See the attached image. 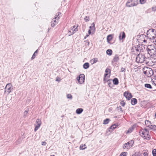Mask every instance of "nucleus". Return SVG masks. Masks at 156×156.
Here are the masks:
<instances>
[{"label": "nucleus", "instance_id": "obj_40", "mask_svg": "<svg viewBox=\"0 0 156 156\" xmlns=\"http://www.w3.org/2000/svg\"><path fill=\"white\" fill-rule=\"evenodd\" d=\"M105 72L106 73L109 72V73H111V70L108 68H107L105 70Z\"/></svg>", "mask_w": 156, "mask_h": 156}, {"label": "nucleus", "instance_id": "obj_62", "mask_svg": "<svg viewBox=\"0 0 156 156\" xmlns=\"http://www.w3.org/2000/svg\"><path fill=\"white\" fill-rule=\"evenodd\" d=\"M154 35H156V34H154Z\"/></svg>", "mask_w": 156, "mask_h": 156}, {"label": "nucleus", "instance_id": "obj_42", "mask_svg": "<svg viewBox=\"0 0 156 156\" xmlns=\"http://www.w3.org/2000/svg\"><path fill=\"white\" fill-rule=\"evenodd\" d=\"M139 53L141 52H143V50L141 48V47H140V46H139Z\"/></svg>", "mask_w": 156, "mask_h": 156}, {"label": "nucleus", "instance_id": "obj_59", "mask_svg": "<svg viewBox=\"0 0 156 156\" xmlns=\"http://www.w3.org/2000/svg\"><path fill=\"white\" fill-rule=\"evenodd\" d=\"M87 44H88V45H89V42H88V43H87Z\"/></svg>", "mask_w": 156, "mask_h": 156}, {"label": "nucleus", "instance_id": "obj_14", "mask_svg": "<svg viewBox=\"0 0 156 156\" xmlns=\"http://www.w3.org/2000/svg\"><path fill=\"white\" fill-rule=\"evenodd\" d=\"M154 35L155 36L151 35L149 39L151 40V41H153L156 45V35Z\"/></svg>", "mask_w": 156, "mask_h": 156}, {"label": "nucleus", "instance_id": "obj_19", "mask_svg": "<svg viewBox=\"0 0 156 156\" xmlns=\"http://www.w3.org/2000/svg\"><path fill=\"white\" fill-rule=\"evenodd\" d=\"M113 38V37L112 35L111 34H109L107 36V41L108 43H109V42L111 41L112 39Z\"/></svg>", "mask_w": 156, "mask_h": 156}, {"label": "nucleus", "instance_id": "obj_24", "mask_svg": "<svg viewBox=\"0 0 156 156\" xmlns=\"http://www.w3.org/2000/svg\"><path fill=\"white\" fill-rule=\"evenodd\" d=\"M112 53V50L111 49H108L106 51V53L109 55H111Z\"/></svg>", "mask_w": 156, "mask_h": 156}, {"label": "nucleus", "instance_id": "obj_33", "mask_svg": "<svg viewBox=\"0 0 156 156\" xmlns=\"http://www.w3.org/2000/svg\"><path fill=\"white\" fill-rule=\"evenodd\" d=\"M11 86L12 85L11 83H8L6 85L5 88V89H6V88H8L9 87L11 88Z\"/></svg>", "mask_w": 156, "mask_h": 156}, {"label": "nucleus", "instance_id": "obj_21", "mask_svg": "<svg viewBox=\"0 0 156 156\" xmlns=\"http://www.w3.org/2000/svg\"><path fill=\"white\" fill-rule=\"evenodd\" d=\"M90 66L88 62L85 63L83 66V68L85 69H86L89 68Z\"/></svg>", "mask_w": 156, "mask_h": 156}, {"label": "nucleus", "instance_id": "obj_30", "mask_svg": "<svg viewBox=\"0 0 156 156\" xmlns=\"http://www.w3.org/2000/svg\"><path fill=\"white\" fill-rule=\"evenodd\" d=\"M127 154V152H122L120 154L119 156H126Z\"/></svg>", "mask_w": 156, "mask_h": 156}, {"label": "nucleus", "instance_id": "obj_15", "mask_svg": "<svg viewBox=\"0 0 156 156\" xmlns=\"http://www.w3.org/2000/svg\"><path fill=\"white\" fill-rule=\"evenodd\" d=\"M130 142H128L127 143H125L124 144L123 147L124 149H128L130 147Z\"/></svg>", "mask_w": 156, "mask_h": 156}, {"label": "nucleus", "instance_id": "obj_41", "mask_svg": "<svg viewBox=\"0 0 156 156\" xmlns=\"http://www.w3.org/2000/svg\"><path fill=\"white\" fill-rule=\"evenodd\" d=\"M98 62V58H94L93 59V64L96 63Z\"/></svg>", "mask_w": 156, "mask_h": 156}, {"label": "nucleus", "instance_id": "obj_8", "mask_svg": "<svg viewBox=\"0 0 156 156\" xmlns=\"http://www.w3.org/2000/svg\"><path fill=\"white\" fill-rule=\"evenodd\" d=\"M77 80L79 83L80 84L84 82L85 76L84 74H81L77 77Z\"/></svg>", "mask_w": 156, "mask_h": 156}, {"label": "nucleus", "instance_id": "obj_50", "mask_svg": "<svg viewBox=\"0 0 156 156\" xmlns=\"http://www.w3.org/2000/svg\"><path fill=\"white\" fill-rule=\"evenodd\" d=\"M152 129L154 130H156V126L155 125H154L153 126V128H152Z\"/></svg>", "mask_w": 156, "mask_h": 156}, {"label": "nucleus", "instance_id": "obj_4", "mask_svg": "<svg viewBox=\"0 0 156 156\" xmlns=\"http://www.w3.org/2000/svg\"><path fill=\"white\" fill-rule=\"evenodd\" d=\"M137 4V0H128L126 5L128 7H131L136 6Z\"/></svg>", "mask_w": 156, "mask_h": 156}, {"label": "nucleus", "instance_id": "obj_44", "mask_svg": "<svg viewBox=\"0 0 156 156\" xmlns=\"http://www.w3.org/2000/svg\"><path fill=\"white\" fill-rule=\"evenodd\" d=\"M28 111H29V110H26L25 111L24 113V116H26V115H27Z\"/></svg>", "mask_w": 156, "mask_h": 156}, {"label": "nucleus", "instance_id": "obj_57", "mask_svg": "<svg viewBox=\"0 0 156 156\" xmlns=\"http://www.w3.org/2000/svg\"><path fill=\"white\" fill-rule=\"evenodd\" d=\"M75 26H73V28H72V29H73V28H75Z\"/></svg>", "mask_w": 156, "mask_h": 156}, {"label": "nucleus", "instance_id": "obj_28", "mask_svg": "<svg viewBox=\"0 0 156 156\" xmlns=\"http://www.w3.org/2000/svg\"><path fill=\"white\" fill-rule=\"evenodd\" d=\"M116 127V126L115 124H114L112 125L109 128V129H112L113 130L114 129H115Z\"/></svg>", "mask_w": 156, "mask_h": 156}, {"label": "nucleus", "instance_id": "obj_48", "mask_svg": "<svg viewBox=\"0 0 156 156\" xmlns=\"http://www.w3.org/2000/svg\"><path fill=\"white\" fill-rule=\"evenodd\" d=\"M126 69L125 68L122 67L121 68V71L122 72H125V71Z\"/></svg>", "mask_w": 156, "mask_h": 156}, {"label": "nucleus", "instance_id": "obj_31", "mask_svg": "<svg viewBox=\"0 0 156 156\" xmlns=\"http://www.w3.org/2000/svg\"><path fill=\"white\" fill-rule=\"evenodd\" d=\"M111 80H108L107 81V82H108V85L109 87L111 88L112 87V86H111V85H112V84L111 82H110V81Z\"/></svg>", "mask_w": 156, "mask_h": 156}, {"label": "nucleus", "instance_id": "obj_63", "mask_svg": "<svg viewBox=\"0 0 156 156\" xmlns=\"http://www.w3.org/2000/svg\"><path fill=\"white\" fill-rule=\"evenodd\" d=\"M127 132L129 133V130H128Z\"/></svg>", "mask_w": 156, "mask_h": 156}, {"label": "nucleus", "instance_id": "obj_6", "mask_svg": "<svg viewBox=\"0 0 156 156\" xmlns=\"http://www.w3.org/2000/svg\"><path fill=\"white\" fill-rule=\"evenodd\" d=\"M139 46L136 45L132 47L131 49V51L134 54H137L139 53Z\"/></svg>", "mask_w": 156, "mask_h": 156}, {"label": "nucleus", "instance_id": "obj_26", "mask_svg": "<svg viewBox=\"0 0 156 156\" xmlns=\"http://www.w3.org/2000/svg\"><path fill=\"white\" fill-rule=\"evenodd\" d=\"M110 120L109 119L107 118L104 120L103 124H107L108 123Z\"/></svg>", "mask_w": 156, "mask_h": 156}, {"label": "nucleus", "instance_id": "obj_39", "mask_svg": "<svg viewBox=\"0 0 156 156\" xmlns=\"http://www.w3.org/2000/svg\"><path fill=\"white\" fill-rule=\"evenodd\" d=\"M21 142V140L20 139H18L16 142V144H19Z\"/></svg>", "mask_w": 156, "mask_h": 156}, {"label": "nucleus", "instance_id": "obj_16", "mask_svg": "<svg viewBox=\"0 0 156 156\" xmlns=\"http://www.w3.org/2000/svg\"><path fill=\"white\" fill-rule=\"evenodd\" d=\"M89 28L92 31V32H94V31L95 29V24L94 23H93L91 24V26L89 27Z\"/></svg>", "mask_w": 156, "mask_h": 156}, {"label": "nucleus", "instance_id": "obj_5", "mask_svg": "<svg viewBox=\"0 0 156 156\" xmlns=\"http://www.w3.org/2000/svg\"><path fill=\"white\" fill-rule=\"evenodd\" d=\"M144 73L147 77H150L153 74V72L151 68H147L146 70L143 71Z\"/></svg>", "mask_w": 156, "mask_h": 156}, {"label": "nucleus", "instance_id": "obj_56", "mask_svg": "<svg viewBox=\"0 0 156 156\" xmlns=\"http://www.w3.org/2000/svg\"><path fill=\"white\" fill-rule=\"evenodd\" d=\"M56 81H58V82H59L60 80L58 79V77H57L56 79Z\"/></svg>", "mask_w": 156, "mask_h": 156}, {"label": "nucleus", "instance_id": "obj_7", "mask_svg": "<svg viewBox=\"0 0 156 156\" xmlns=\"http://www.w3.org/2000/svg\"><path fill=\"white\" fill-rule=\"evenodd\" d=\"M61 14L60 12H58L56 15L57 17H55L54 19L52 20L51 22V27H54L55 25L57 23V22L56 21L55 19L58 17V19H59V16H58L59 14Z\"/></svg>", "mask_w": 156, "mask_h": 156}, {"label": "nucleus", "instance_id": "obj_46", "mask_svg": "<svg viewBox=\"0 0 156 156\" xmlns=\"http://www.w3.org/2000/svg\"><path fill=\"white\" fill-rule=\"evenodd\" d=\"M7 89V91L8 92V93L9 94L11 92V88L9 87L8 88H6Z\"/></svg>", "mask_w": 156, "mask_h": 156}, {"label": "nucleus", "instance_id": "obj_53", "mask_svg": "<svg viewBox=\"0 0 156 156\" xmlns=\"http://www.w3.org/2000/svg\"><path fill=\"white\" fill-rule=\"evenodd\" d=\"M144 156H148L147 154L146 153H144Z\"/></svg>", "mask_w": 156, "mask_h": 156}, {"label": "nucleus", "instance_id": "obj_9", "mask_svg": "<svg viewBox=\"0 0 156 156\" xmlns=\"http://www.w3.org/2000/svg\"><path fill=\"white\" fill-rule=\"evenodd\" d=\"M119 56L117 54L115 55V56L114 57L113 59L111 61V63L112 64H116L117 62L119 60Z\"/></svg>", "mask_w": 156, "mask_h": 156}, {"label": "nucleus", "instance_id": "obj_37", "mask_svg": "<svg viewBox=\"0 0 156 156\" xmlns=\"http://www.w3.org/2000/svg\"><path fill=\"white\" fill-rule=\"evenodd\" d=\"M89 18L88 16H86L84 18V20L86 21H88L89 20Z\"/></svg>", "mask_w": 156, "mask_h": 156}, {"label": "nucleus", "instance_id": "obj_61", "mask_svg": "<svg viewBox=\"0 0 156 156\" xmlns=\"http://www.w3.org/2000/svg\"><path fill=\"white\" fill-rule=\"evenodd\" d=\"M50 156H55V155H51Z\"/></svg>", "mask_w": 156, "mask_h": 156}, {"label": "nucleus", "instance_id": "obj_49", "mask_svg": "<svg viewBox=\"0 0 156 156\" xmlns=\"http://www.w3.org/2000/svg\"><path fill=\"white\" fill-rule=\"evenodd\" d=\"M108 75V73H105L104 75V81H105V78L106 76Z\"/></svg>", "mask_w": 156, "mask_h": 156}, {"label": "nucleus", "instance_id": "obj_3", "mask_svg": "<svg viewBox=\"0 0 156 156\" xmlns=\"http://www.w3.org/2000/svg\"><path fill=\"white\" fill-rule=\"evenodd\" d=\"M147 58L144 55L139 54L136 57V61L138 63H143L146 61Z\"/></svg>", "mask_w": 156, "mask_h": 156}, {"label": "nucleus", "instance_id": "obj_2", "mask_svg": "<svg viewBox=\"0 0 156 156\" xmlns=\"http://www.w3.org/2000/svg\"><path fill=\"white\" fill-rule=\"evenodd\" d=\"M140 136L143 137L144 139L147 140H149L151 139L150 135L149 134V132L148 130L146 128L142 129L139 132Z\"/></svg>", "mask_w": 156, "mask_h": 156}, {"label": "nucleus", "instance_id": "obj_17", "mask_svg": "<svg viewBox=\"0 0 156 156\" xmlns=\"http://www.w3.org/2000/svg\"><path fill=\"white\" fill-rule=\"evenodd\" d=\"M137 102V100L135 98H133L131 99V103L133 105H136Z\"/></svg>", "mask_w": 156, "mask_h": 156}, {"label": "nucleus", "instance_id": "obj_55", "mask_svg": "<svg viewBox=\"0 0 156 156\" xmlns=\"http://www.w3.org/2000/svg\"><path fill=\"white\" fill-rule=\"evenodd\" d=\"M89 36V35L88 34H87L86 36L85 37V38H84L85 39L86 38V37H87L88 36Z\"/></svg>", "mask_w": 156, "mask_h": 156}, {"label": "nucleus", "instance_id": "obj_11", "mask_svg": "<svg viewBox=\"0 0 156 156\" xmlns=\"http://www.w3.org/2000/svg\"><path fill=\"white\" fill-rule=\"evenodd\" d=\"M124 95L128 100H129L132 97V96L131 93H129L127 92H125L124 93Z\"/></svg>", "mask_w": 156, "mask_h": 156}, {"label": "nucleus", "instance_id": "obj_45", "mask_svg": "<svg viewBox=\"0 0 156 156\" xmlns=\"http://www.w3.org/2000/svg\"><path fill=\"white\" fill-rule=\"evenodd\" d=\"M46 144L47 143L44 141L41 143V145L43 146H45Z\"/></svg>", "mask_w": 156, "mask_h": 156}, {"label": "nucleus", "instance_id": "obj_35", "mask_svg": "<svg viewBox=\"0 0 156 156\" xmlns=\"http://www.w3.org/2000/svg\"><path fill=\"white\" fill-rule=\"evenodd\" d=\"M152 153L153 156H156V149H154L152 151Z\"/></svg>", "mask_w": 156, "mask_h": 156}, {"label": "nucleus", "instance_id": "obj_52", "mask_svg": "<svg viewBox=\"0 0 156 156\" xmlns=\"http://www.w3.org/2000/svg\"><path fill=\"white\" fill-rule=\"evenodd\" d=\"M88 33L89 34H91V30H89L88 31Z\"/></svg>", "mask_w": 156, "mask_h": 156}, {"label": "nucleus", "instance_id": "obj_20", "mask_svg": "<svg viewBox=\"0 0 156 156\" xmlns=\"http://www.w3.org/2000/svg\"><path fill=\"white\" fill-rule=\"evenodd\" d=\"M83 109L82 108H79L76 110V113L78 114H80L83 112Z\"/></svg>", "mask_w": 156, "mask_h": 156}, {"label": "nucleus", "instance_id": "obj_13", "mask_svg": "<svg viewBox=\"0 0 156 156\" xmlns=\"http://www.w3.org/2000/svg\"><path fill=\"white\" fill-rule=\"evenodd\" d=\"M155 29H151L147 30V35L148 37L149 38L151 37L150 35L151 34L153 33Z\"/></svg>", "mask_w": 156, "mask_h": 156}, {"label": "nucleus", "instance_id": "obj_38", "mask_svg": "<svg viewBox=\"0 0 156 156\" xmlns=\"http://www.w3.org/2000/svg\"><path fill=\"white\" fill-rule=\"evenodd\" d=\"M147 0H140V2L141 4H143L145 3Z\"/></svg>", "mask_w": 156, "mask_h": 156}, {"label": "nucleus", "instance_id": "obj_43", "mask_svg": "<svg viewBox=\"0 0 156 156\" xmlns=\"http://www.w3.org/2000/svg\"><path fill=\"white\" fill-rule=\"evenodd\" d=\"M117 108L118 110H119V109H120V110L122 112H123V110H122V108L120 106H119L117 107Z\"/></svg>", "mask_w": 156, "mask_h": 156}, {"label": "nucleus", "instance_id": "obj_10", "mask_svg": "<svg viewBox=\"0 0 156 156\" xmlns=\"http://www.w3.org/2000/svg\"><path fill=\"white\" fill-rule=\"evenodd\" d=\"M36 122L37 124V125H35V126L34 128L35 131H36L39 128V127H40V126L41 124V120L40 119H37L36 120Z\"/></svg>", "mask_w": 156, "mask_h": 156}, {"label": "nucleus", "instance_id": "obj_23", "mask_svg": "<svg viewBox=\"0 0 156 156\" xmlns=\"http://www.w3.org/2000/svg\"><path fill=\"white\" fill-rule=\"evenodd\" d=\"M38 51V50L37 49L35 51L31 58V60H33L35 58L36 55H37Z\"/></svg>", "mask_w": 156, "mask_h": 156}, {"label": "nucleus", "instance_id": "obj_58", "mask_svg": "<svg viewBox=\"0 0 156 156\" xmlns=\"http://www.w3.org/2000/svg\"><path fill=\"white\" fill-rule=\"evenodd\" d=\"M155 118H156V113L155 115Z\"/></svg>", "mask_w": 156, "mask_h": 156}, {"label": "nucleus", "instance_id": "obj_34", "mask_svg": "<svg viewBox=\"0 0 156 156\" xmlns=\"http://www.w3.org/2000/svg\"><path fill=\"white\" fill-rule=\"evenodd\" d=\"M67 97L68 99H72V96L71 94H67Z\"/></svg>", "mask_w": 156, "mask_h": 156}, {"label": "nucleus", "instance_id": "obj_22", "mask_svg": "<svg viewBox=\"0 0 156 156\" xmlns=\"http://www.w3.org/2000/svg\"><path fill=\"white\" fill-rule=\"evenodd\" d=\"M72 30V31L70 30L68 31V33H69V36L73 34L76 31H77L76 28L75 29L73 30V29Z\"/></svg>", "mask_w": 156, "mask_h": 156}, {"label": "nucleus", "instance_id": "obj_60", "mask_svg": "<svg viewBox=\"0 0 156 156\" xmlns=\"http://www.w3.org/2000/svg\"><path fill=\"white\" fill-rule=\"evenodd\" d=\"M104 81L106 82L107 81V80H106V79L105 78V81Z\"/></svg>", "mask_w": 156, "mask_h": 156}, {"label": "nucleus", "instance_id": "obj_54", "mask_svg": "<svg viewBox=\"0 0 156 156\" xmlns=\"http://www.w3.org/2000/svg\"><path fill=\"white\" fill-rule=\"evenodd\" d=\"M132 143V141H131L130 143V144H131V146L132 147V146L133 144Z\"/></svg>", "mask_w": 156, "mask_h": 156}, {"label": "nucleus", "instance_id": "obj_51", "mask_svg": "<svg viewBox=\"0 0 156 156\" xmlns=\"http://www.w3.org/2000/svg\"><path fill=\"white\" fill-rule=\"evenodd\" d=\"M153 126L152 125H150V126H149L148 127H149L151 129H152V128H153Z\"/></svg>", "mask_w": 156, "mask_h": 156}, {"label": "nucleus", "instance_id": "obj_47", "mask_svg": "<svg viewBox=\"0 0 156 156\" xmlns=\"http://www.w3.org/2000/svg\"><path fill=\"white\" fill-rule=\"evenodd\" d=\"M152 10L153 11H156V6L152 7Z\"/></svg>", "mask_w": 156, "mask_h": 156}, {"label": "nucleus", "instance_id": "obj_1", "mask_svg": "<svg viewBox=\"0 0 156 156\" xmlns=\"http://www.w3.org/2000/svg\"><path fill=\"white\" fill-rule=\"evenodd\" d=\"M145 51L151 58L156 56V48L154 46L151 45L147 46Z\"/></svg>", "mask_w": 156, "mask_h": 156}, {"label": "nucleus", "instance_id": "obj_18", "mask_svg": "<svg viewBox=\"0 0 156 156\" xmlns=\"http://www.w3.org/2000/svg\"><path fill=\"white\" fill-rule=\"evenodd\" d=\"M113 84L115 85H117L119 84V82L118 79L117 78H114L113 80Z\"/></svg>", "mask_w": 156, "mask_h": 156}, {"label": "nucleus", "instance_id": "obj_25", "mask_svg": "<svg viewBox=\"0 0 156 156\" xmlns=\"http://www.w3.org/2000/svg\"><path fill=\"white\" fill-rule=\"evenodd\" d=\"M144 86L145 87L149 89H152V87L151 84L149 83H146L144 84Z\"/></svg>", "mask_w": 156, "mask_h": 156}, {"label": "nucleus", "instance_id": "obj_36", "mask_svg": "<svg viewBox=\"0 0 156 156\" xmlns=\"http://www.w3.org/2000/svg\"><path fill=\"white\" fill-rule=\"evenodd\" d=\"M125 102L123 101H122L120 102V104L123 107L125 105Z\"/></svg>", "mask_w": 156, "mask_h": 156}, {"label": "nucleus", "instance_id": "obj_27", "mask_svg": "<svg viewBox=\"0 0 156 156\" xmlns=\"http://www.w3.org/2000/svg\"><path fill=\"white\" fill-rule=\"evenodd\" d=\"M145 123L146 126L148 127L150 126V125L151 124V122L148 120H146L145 121Z\"/></svg>", "mask_w": 156, "mask_h": 156}, {"label": "nucleus", "instance_id": "obj_12", "mask_svg": "<svg viewBox=\"0 0 156 156\" xmlns=\"http://www.w3.org/2000/svg\"><path fill=\"white\" fill-rule=\"evenodd\" d=\"M126 37V34L124 32H121L119 36V39L120 40L124 39Z\"/></svg>", "mask_w": 156, "mask_h": 156}, {"label": "nucleus", "instance_id": "obj_32", "mask_svg": "<svg viewBox=\"0 0 156 156\" xmlns=\"http://www.w3.org/2000/svg\"><path fill=\"white\" fill-rule=\"evenodd\" d=\"M141 154L139 152H136L135 154H133L132 156H141Z\"/></svg>", "mask_w": 156, "mask_h": 156}, {"label": "nucleus", "instance_id": "obj_29", "mask_svg": "<svg viewBox=\"0 0 156 156\" xmlns=\"http://www.w3.org/2000/svg\"><path fill=\"white\" fill-rule=\"evenodd\" d=\"M87 148L85 144H84V145H81L80 146V149L81 150H84Z\"/></svg>", "mask_w": 156, "mask_h": 156}]
</instances>
